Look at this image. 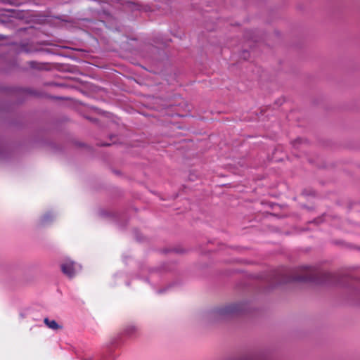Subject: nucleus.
Wrapping results in <instances>:
<instances>
[{
	"mask_svg": "<svg viewBox=\"0 0 360 360\" xmlns=\"http://www.w3.org/2000/svg\"><path fill=\"white\" fill-rule=\"evenodd\" d=\"M304 274L302 276H290L286 278H281L280 283L290 281H301V282H314L316 283H322L331 281L333 275L330 273H323L319 269L311 267H302Z\"/></svg>",
	"mask_w": 360,
	"mask_h": 360,
	"instance_id": "nucleus-1",
	"label": "nucleus"
},
{
	"mask_svg": "<svg viewBox=\"0 0 360 360\" xmlns=\"http://www.w3.org/2000/svg\"><path fill=\"white\" fill-rule=\"evenodd\" d=\"M244 309V304L235 303L220 308L216 311V314L220 316H229L242 311Z\"/></svg>",
	"mask_w": 360,
	"mask_h": 360,
	"instance_id": "nucleus-2",
	"label": "nucleus"
},
{
	"mask_svg": "<svg viewBox=\"0 0 360 360\" xmlns=\"http://www.w3.org/2000/svg\"><path fill=\"white\" fill-rule=\"evenodd\" d=\"M62 272L69 278H72L81 270V266L70 259H66L60 266Z\"/></svg>",
	"mask_w": 360,
	"mask_h": 360,
	"instance_id": "nucleus-3",
	"label": "nucleus"
},
{
	"mask_svg": "<svg viewBox=\"0 0 360 360\" xmlns=\"http://www.w3.org/2000/svg\"><path fill=\"white\" fill-rule=\"evenodd\" d=\"M44 323L49 328L53 330H58L62 328V326L58 324V323L55 320H50L48 318H45L44 319Z\"/></svg>",
	"mask_w": 360,
	"mask_h": 360,
	"instance_id": "nucleus-4",
	"label": "nucleus"
},
{
	"mask_svg": "<svg viewBox=\"0 0 360 360\" xmlns=\"http://www.w3.org/2000/svg\"><path fill=\"white\" fill-rule=\"evenodd\" d=\"M136 331L137 328L134 326H129L124 329V333L129 336L133 335Z\"/></svg>",
	"mask_w": 360,
	"mask_h": 360,
	"instance_id": "nucleus-5",
	"label": "nucleus"
},
{
	"mask_svg": "<svg viewBox=\"0 0 360 360\" xmlns=\"http://www.w3.org/2000/svg\"><path fill=\"white\" fill-rule=\"evenodd\" d=\"M51 218H52V215L51 214V213H47L44 215V217L42 218V222L46 223V221H49V219H51Z\"/></svg>",
	"mask_w": 360,
	"mask_h": 360,
	"instance_id": "nucleus-6",
	"label": "nucleus"
},
{
	"mask_svg": "<svg viewBox=\"0 0 360 360\" xmlns=\"http://www.w3.org/2000/svg\"><path fill=\"white\" fill-rule=\"evenodd\" d=\"M37 63L35 61H30L29 62V65L32 68H38L37 67Z\"/></svg>",
	"mask_w": 360,
	"mask_h": 360,
	"instance_id": "nucleus-7",
	"label": "nucleus"
},
{
	"mask_svg": "<svg viewBox=\"0 0 360 360\" xmlns=\"http://www.w3.org/2000/svg\"><path fill=\"white\" fill-rule=\"evenodd\" d=\"M110 144L109 143H107V144H103L102 146H109Z\"/></svg>",
	"mask_w": 360,
	"mask_h": 360,
	"instance_id": "nucleus-8",
	"label": "nucleus"
}]
</instances>
